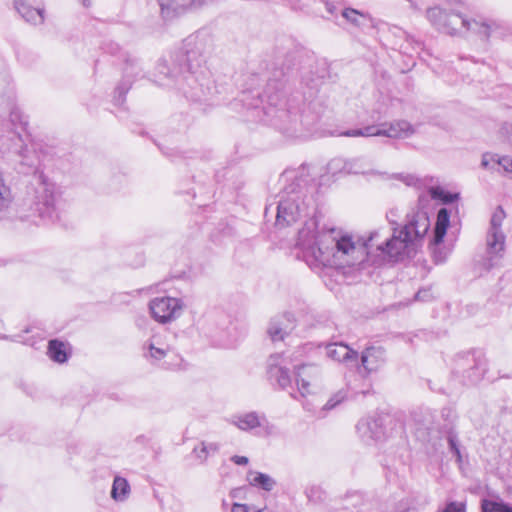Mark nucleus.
Returning a JSON list of instances; mask_svg holds the SVG:
<instances>
[{
  "label": "nucleus",
  "instance_id": "obj_1",
  "mask_svg": "<svg viewBox=\"0 0 512 512\" xmlns=\"http://www.w3.org/2000/svg\"><path fill=\"white\" fill-rule=\"evenodd\" d=\"M283 178L292 180L285 186L277 205L275 225L285 228L300 218L313 215L298 232L297 245L305 262L312 268L341 269L357 265L363 251L352 236L322 223L315 215V199L308 190L307 181L285 172Z\"/></svg>",
  "mask_w": 512,
  "mask_h": 512
},
{
  "label": "nucleus",
  "instance_id": "obj_2",
  "mask_svg": "<svg viewBox=\"0 0 512 512\" xmlns=\"http://www.w3.org/2000/svg\"><path fill=\"white\" fill-rule=\"evenodd\" d=\"M206 63L205 41L189 36L180 50L161 58L156 65L155 81L162 86L176 88L192 101L206 100L211 93L212 81L204 67Z\"/></svg>",
  "mask_w": 512,
  "mask_h": 512
},
{
  "label": "nucleus",
  "instance_id": "obj_3",
  "mask_svg": "<svg viewBox=\"0 0 512 512\" xmlns=\"http://www.w3.org/2000/svg\"><path fill=\"white\" fill-rule=\"evenodd\" d=\"M430 220L425 211L413 213L401 230L393 227V234L388 235L383 229L375 230L362 243H356L363 251L362 258L357 264H361L365 257H369L373 248L380 252L383 259L399 261L404 257H410L415 252L416 240L422 239L428 232Z\"/></svg>",
  "mask_w": 512,
  "mask_h": 512
},
{
  "label": "nucleus",
  "instance_id": "obj_4",
  "mask_svg": "<svg viewBox=\"0 0 512 512\" xmlns=\"http://www.w3.org/2000/svg\"><path fill=\"white\" fill-rule=\"evenodd\" d=\"M25 202L33 212L46 223L59 220L60 192L56 185L43 174L37 177L25 199Z\"/></svg>",
  "mask_w": 512,
  "mask_h": 512
},
{
  "label": "nucleus",
  "instance_id": "obj_5",
  "mask_svg": "<svg viewBox=\"0 0 512 512\" xmlns=\"http://www.w3.org/2000/svg\"><path fill=\"white\" fill-rule=\"evenodd\" d=\"M505 217L506 213L501 206L497 207L491 216L486 235V253L489 268L496 266L505 253L506 236L502 230Z\"/></svg>",
  "mask_w": 512,
  "mask_h": 512
},
{
  "label": "nucleus",
  "instance_id": "obj_6",
  "mask_svg": "<svg viewBox=\"0 0 512 512\" xmlns=\"http://www.w3.org/2000/svg\"><path fill=\"white\" fill-rule=\"evenodd\" d=\"M485 371L486 360L481 353H461L454 360L453 374L462 378L466 384H475L480 381Z\"/></svg>",
  "mask_w": 512,
  "mask_h": 512
},
{
  "label": "nucleus",
  "instance_id": "obj_7",
  "mask_svg": "<svg viewBox=\"0 0 512 512\" xmlns=\"http://www.w3.org/2000/svg\"><path fill=\"white\" fill-rule=\"evenodd\" d=\"M415 133L414 127L405 120L384 123L380 126L370 125L361 129H350L341 133L346 137L386 136L389 138H408Z\"/></svg>",
  "mask_w": 512,
  "mask_h": 512
},
{
  "label": "nucleus",
  "instance_id": "obj_8",
  "mask_svg": "<svg viewBox=\"0 0 512 512\" xmlns=\"http://www.w3.org/2000/svg\"><path fill=\"white\" fill-rule=\"evenodd\" d=\"M309 349V344L299 347L295 351V358L290 359V363L294 369V376L298 391L302 396L311 393V384L321 376L320 368L315 364L298 363Z\"/></svg>",
  "mask_w": 512,
  "mask_h": 512
},
{
  "label": "nucleus",
  "instance_id": "obj_9",
  "mask_svg": "<svg viewBox=\"0 0 512 512\" xmlns=\"http://www.w3.org/2000/svg\"><path fill=\"white\" fill-rule=\"evenodd\" d=\"M228 422L243 432H252L259 436H271L275 433V426L264 413L256 411L236 413L230 416Z\"/></svg>",
  "mask_w": 512,
  "mask_h": 512
},
{
  "label": "nucleus",
  "instance_id": "obj_10",
  "mask_svg": "<svg viewBox=\"0 0 512 512\" xmlns=\"http://www.w3.org/2000/svg\"><path fill=\"white\" fill-rule=\"evenodd\" d=\"M291 358H295V352L291 355H271L268 359V378L272 384L277 385L282 390H286L292 386V378L287 366L288 364L291 365Z\"/></svg>",
  "mask_w": 512,
  "mask_h": 512
},
{
  "label": "nucleus",
  "instance_id": "obj_11",
  "mask_svg": "<svg viewBox=\"0 0 512 512\" xmlns=\"http://www.w3.org/2000/svg\"><path fill=\"white\" fill-rule=\"evenodd\" d=\"M183 302L174 297H157L150 301L149 309L152 317L165 324L177 319L183 311Z\"/></svg>",
  "mask_w": 512,
  "mask_h": 512
},
{
  "label": "nucleus",
  "instance_id": "obj_12",
  "mask_svg": "<svg viewBox=\"0 0 512 512\" xmlns=\"http://www.w3.org/2000/svg\"><path fill=\"white\" fill-rule=\"evenodd\" d=\"M450 6L457 7L461 4L460 0H448ZM427 18L430 23L439 31L446 34L454 35L460 31V25L453 24L452 17L461 15L456 8L451 9L450 13L439 7L429 8L427 10Z\"/></svg>",
  "mask_w": 512,
  "mask_h": 512
},
{
  "label": "nucleus",
  "instance_id": "obj_13",
  "mask_svg": "<svg viewBox=\"0 0 512 512\" xmlns=\"http://www.w3.org/2000/svg\"><path fill=\"white\" fill-rule=\"evenodd\" d=\"M283 83L279 81H269L267 88L264 93L268 107H264V113L268 117H279L286 116V112L283 109L286 105L284 100V94L282 92Z\"/></svg>",
  "mask_w": 512,
  "mask_h": 512
},
{
  "label": "nucleus",
  "instance_id": "obj_14",
  "mask_svg": "<svg viewBox=\"0 0 512 512\" xmlns=\"http://www.w3.org/2000/svg\"><path fill=\"white\" fill-rule=\"evenodd\" d=\"M296 327V320L292 313L286 312L271 318L267 327V334L273 342L283 341Z\"/></svg>",
  "mask_w": 512,
  "mask_h": 512
},
{
  "label": "nucleus",
  "instance_id": "obj_15",
  "mask_svg": "<svg viewBox=\"0 0 512 512\" xmlns=\"http://www.w3.org/2000/svg\"><path fill=\"white\" fill-rule=\"evenodd\" d=\"M143 357L152 365H160L170 352L168 344L164 343L159 335H153L142 347Z\"/></svg>",
  "mask_w": 512,
  "mask_h": 512
},
{
  "label": "nucleus",
  "instance_id": "obj_16",
  "mask_svg": "<svg viewBox=\"0 0 512 512\" xmlns=\"http://www.w3.org/2000/svg\"><path fill=\"white\" fill-rule=\"evenodd\" d=\"M325 355L334 362L343 363L346 366L356 365L358 352L343 342L329 343L325 346Z\"/></svg>",
  "mask_w": 512,
  "mask_h": 512
},
{
  "label": "nucleus",
  "instance_id": "obj_17",
  "mask_svg": "<svg viewBox=\"0 0 512 512\" xmlns=\"http://www.w3.org/2000/svg\"><path fill=\"white\" fill-rule=\"evenodd\" d=\"M121 57L123 58L124 62L123 73L125 79H130L140 74V72L142 71V67L140 65L139 60L136 57L132 56L129 53H123L121 54ZM130 86V80H125L116 88V93H118V102L124 101V96L128 92Z\"/></svg>",
  "mask_w": 512,
  "mask_h": 512
},
{
  "label": "nucleus",
  "instance_id": "obj_18",
  "mask_svg": "<svg viewBox=\"0 0 512 512\" xmlns=\"http://www.w3.org/2000/svg\"><path fill=\"white\" fill-rule=\"evenodd\" d=\"M386 361V350L380 346L367 347L361 354V364L367 373L377 372Z\"/></svg>",
  "mask_w": 512,
  "mask_h": 512
},
{
  "label": "nucleus",
  "instance_id": "obj_19",
  "mask_svg": "<svg viewBox=\"0 0 512 512\" xmlns=\"http://www.w3.org/2000/svg\"><path fill=\"white\" fill-rule=\"evenodd\" d=\"M357 431L365 441L380 440L384 436L383 422L380 417H367L357 424Z\"/></svg>",
  "mask_w": 512,
  "mask_h": 512
},
{
  "label": "nucleus",
  "instance_id": "obj_20",
  "mask_svg": "<svg viewBox=\"0 0 512 512\" xmlns=\"http://www.w3.org/2000/svg\"><path fill=\"white\" fill-rule=\"evenodd\" d=\"M452 21L453 24L460 25V29L464 28L466 31L477 35L481 40H487L490 37L492 28L486 22L475 19L468 20L462 15L453 16Z\"/></svg>",
  "mask_w": 512,
  "mask_h": 512
},
{
  "label": "nucleus",
  "instance_id": "obj_21",
  "mask_svg": "<svg viewBox=\"0 0 512 512\" xmlns=\"http://www.w3.org/2000/svg\"><path fill=\"white\" fill-rule=\"evenodd\" d=\"M481 165L486 169H494L497 171L502 169L503 174L512 179V157L510 156H499L497 154L487 153L483 155Z\"/></svg>",
  "mask_w": 512,
  "mask_h": 512
},
{
  "label": "nucleus",
  "instance_id": "obj_22",
  "mask_svg": "<svg viewBox=\"0 0 512 512\" xmlns=\"http://www.w3.org/2000/svg\"><path fill=\"white\" fill-rule=\"evenodd\" d=\"M14 7L26 22L33 25L43 23L44 10L32 7L28 0H14Z\"/></svg>",
  "mask_w": 512,
  "mask_h": 512
},
{
  "label": "nucleus",
  "instance_id": "obj_23",
  "mask_svg": "<svg viewBox=\"0 0 512 512\" xmlns=\"http://www.w3.org/2000/svg\"><path fill=\"white\" fill-rule=\"evenodd\" d=\"M290 40H284L275 47V65L280 66L279 73L276 76H284L285 70L291 65Z\"/></svg>",
  "mask_w": 512,
  "mask_h": 512
},
{
  "label": "nucleus",
  "instance_id": "obj_24",
  "mask_svg": "<svg viewBox=\"0 0 512 512\" xmlns=\"http://www.w3.org/2000/svg\"><path fill=\"white\" fill-rule=\"evenodd\" d=\"M13 200L11 187L6 183L3 173L0 171V219L10 213Z\"/></svg>",
  "mask_w": 512,
  "mask_h": 512
},
{
  "label": "nucleus",
  "instance_id": "obj_25",
  "mask_svg": "<svg viewBox=\"0 0 512 512\" xmlns=\"http://www.w3.org/2000/svg\"><path fill=\"white\" fill-rule=\"evenodd\" d=\"M450 223V213L446 208H441L437 213L436 224L434 228L433 244L439 245L442 243L447 228Z\"/></svg>",
  "mask_w": 512,
  "mask_h": 512
},
{
  "label": "nucleus",
  "instance_id": "obj_26",
  "mask_svg": "<svg viewBox=\"0 0 512 512\" xmlns=\"http://www.w3.org/2000/svg\"><path fill=\"white\" fill-rule=\"evenodd\" d=\"M346 174L380 175L381 173L371 169L369 162L359 157L346 159Z\"/></svg>",
  "mask_w": 512,
  "mask_h": 512
},
{
  "label": "nucleus",
  "instance_id": "obj_27",
  "mask_svg": "<svg viewBox=\"0 0 512 512\" xmlns=\"http://www.w3.org/2000/svg\"><path fill=\"white\" fill-rule=\"evenodd\" d=\"M162 13L165 17L170 16V12L179 14L193 5L194 0H158Z\"/></svg>",
  "mask_w": 512,
  "mask_h": 512
},
{
  "label": "nucleus",
  "instance_id": "obj_28",
  "mask_svg": "<svg viewBox=\"0 0 512 512\" xmlns=\"http://www.w3.org/2000/svg\"><path fill=\"white\" fill-rule=\"evenodd\" d=\"M248 481L252 486L259 487L267 492L273 490L276 481L268 474L250 471L248 473Z\"/></svg>",
  "mask_w": 512,
  "mask_h": 512
},
{
  "label": "nucleus",
  "instance_id": "obj_29",
  "mask_svg": "<svg viewBox=\"0 0 512 512\" xmlns=\"http://www.w3.org/2000/svg\"><path fill=\"white\" fill-rule=\"evenodd\" d=\"M130 494V485L128 481L120 476H116L114 478L112 489H111V497L117 502L125 501Z\"/></svg>",
  "mask_w": 512,
  "mask_h": 512
},
{
  "label": "nucleus",
  "instance_id": "obj_30",
  "mask_svg": "<svg viewBox=\"0 0 512 512\" xmlns=\"http://www.w3.org/2000/svg\"><path fill=\"white\" fill-rule=\"evenodd\" d=\"M219 451V444L216 442L202 441L198 446H195L192 453L195 458L204 463L209 455L215 454Z\"/></svg>",
  "mask_w": 512,
  "mask_h": 512
},
{
  "label": "nucleus",
  "instance_id": "obj_31",
  "mask_svg": "<svg viewBox=\"0 0 512 512\" xmlns=\"http://www.w3.org/2000/svg\"><path fill=\"white\" fill-rule=\"evenodd\" d=\"M47 353L53 361L58 363H64L68 359L65 344L57 339L49 341Z\"/></svg>",
  "mask_w": 512,
  "mask_h": 512
},
{
  "label": "nucleus",
  "instance_id": "obj_32",
  "mask_svg": "<svg viewBox=\"0 0 512 512\" xmlns=\"http://www.w3.org/2000/svg\"><path fill=\"white\" fill-rule=\"evenodd\" d=\"M312 5L314 7V12L317 15H320L322 18L329 19L321 14V8L323 7L326 12L331 16H337L339 12V6L336 2L330 0H311Z\"/></svg>",
  "mask_w": 512,
  "mask_h": 512
},
{
  "label": "nucleus",
  "instance_id": "obj_33",
  "mask_svg": "<svg viewBox=\"0 0 512 512\" xmlns=\"http://www.w3.org/2000/svg\"><path fill=\"white\" fill-rule=\"evenodd\" d=\"M342 17L355 27H361L364 23L362 19H365L368 17L367 14L360 12L353 8H345L341 11Z\"/></svg>",
  "mask_w": 512,
  "mask_h": 512
},
{
  "label": "nucleus",
  "instance_id": "obj_34",
  "mask_svg": "<svg viewBox=\"0 0 512 512\" xmlns=\"http://www.w3.org/2000/svg\"><path fill=\"white\" fill-rule=\"evenodd\" d=\"M429 194L432 199L440 200L444 204L452 203L458 198V194H452L450 192H447L441 187L430 188Z\"/></svg>",
  "mask_w": 512,
  "mask_h": 512
},
{
  "label": "nucleus",
  "instance_id": "obj_35",
  "mask_svg": "<svg viewBox=\"0 0 512 512\" xmlns=\"http://www.w3.org/2000/svg\"><path fill=\"white\" fill-rule=\"evenodd\" d=\"M481 512H512V507L491 500L484 499L481 502Z\"/></svg>",
  "mask_w": 512,
  "mask_h": 512
},
{
  "label": "nucleus",
  "instance_id": "obj_36",
  "mask_svg": "<svg viewBox=\"0 0 512 512\" xmlns=\"http://www.w3.org/2000/svg\"><path fill=\"white\" fill-rule=\"evenodd\" d=\"M327 172L333 176L338 174H346V159L335 157L327 164Z\"/></svg>",
  "mask_w": 512,
  "mask_h": 512
},
{
  "label": "nucleus",
  "instance_id": "obj_37",
  "mask_svg": "<svg viewBox=\"0 0 512 512\" xmlns=\"http://www.w3.org/2000/svg\"><path fill=\"white\" fill-rule=\"evenodd\" d=\"M441 417L444 419L445 423L439 429L444 432L453 431L452 427L456 419L454 410L451 408H443L441 411Z\"/></svg>",
  "mask_w": 512,
  "mask_h": 512
},
{
  "label": "nucleus",
  "instance_id": "obj_38",
  "mask_svg": "<svg viewBox=\"0 0 512 512\" xmlns=\"http://www.w3.org/2000/svg\"><path fill=\"white\" fill-rule=\"evenodd\" d=\"M347 397V393L345 390H339L334 395H332L329 400L325 403L323 406L324 410H332L334 409L338 404H340L344 399Z\"/></svg>",
  "mask_w": 512,
  "mask_h": 512
},
{
  "label": "nucleus",
  "instance_id": "obj_39",
  "mask_svg": "<svg viewBox=\"0 0 512 512\" xmlns=\"http://www.w3.org/2000/svg\"><path fill=\"white\" fill-rule=\"evenodd\" d=\"M448 434L447 441L451 452L456 456L457 461L461 462L462 456L459 449L457 435L453 431L446 432Z\"/></svg>",
  "mask_w": 512,
  "mask_h": 512
},
{
  "label": "nucleus",
  "instance_id": "obj_40",
  "mask_svg": "<svg viewBox=\"0 0 512 512\" xmlns=\"http://www.w3.org/2000/svg\"><path fill=\"white\" fill-rule=\"evenodd\" d=\"M264 508H258L254 505L234 503L231 512H264Z\"/></svg>",
  "mask_w": 512,
  "mask_h": 512
},
{
  "label": "nucleus",
  "instance_id": "obj_41",
  "mask_svg": "<svg viewBox=\"0 0 512 512\" xmlns=\"http://www.w3.org/2000/svg\"><path fill=\"white\" fill-rule=\"evenodd\" d=\"M501 132L505 134L508 141L512 143V123H505L501 128Z\"/></svg>",
  "mask_w": 512,
  "mask_h": 512
},
{
  "label": "nucleus",
  "instance_id": "obj_42",
  "mask_svg": "<svg viewBox=\"0 0 512 512\" xmlns=\"http://www.w3.org/2000/svg\"><path fill=\"white\" fill-rule=\"evenodd\" d=\"M430 296H431L430 290L429 289H423V290H419L416 293L415 298H416V300L426 301V300L429 299Z\"/></svg>",
  "mask_w": 512,
  "mask_h": 512
},
{
  "label": "nucleus",
  "instance_id": "obj_43",
  "mask_svg": "<svg viewBox=\"0 0 512 512\" xmlns=\"http://www.w3.org/2000/svg\"><path fill=\"white\" fill-rule=\"evenodd\" d=\"M443 512H464V508L456 503H450Z\"/></svg>",
  "mask_w": 512,
  "mask_h": 512
},
{
  "label": "nucleus",
  "instance_id": "obj_44",
  "mask_svg": "<svg viewBox=\"0 0 512 512\" xmlns=\"http://www.w3.org/2000/svg\"><path fill=\"white\" fill-rule=\"evenodd\" d=\"M231 460L237 464V465H246L248 464L249 460L246 456H238V455H234Z\"/></svg>",
  "mask_w": 512,
  "mask_h": 512
},
{
  "label": "nucleus",
  "instance_id": "obj_45",
  "mask_svg": "<svg viewBox=\"0 0 512 512\" xmlns=\"http://www.w3.org/2000/svg\"><path fill=\"white\" fill-rule=\"evenodd\" d=\"M399 179H400L401 181H403V182H404L406 185H408V186H410V185H414V184H415V182H416V178H415L413 175H405V176L401 175V176L399 177Z\"/></svg>",
  "mask_w": 512,
  "mask_h": 512
},
{
  "label": "nucleus",
  "instance_id": "obj_46",
  "mask_svg": "<svg viewBox=\"0 0 512 512\" xmlns=\"http://www.w3.org/2000/svg\"><path fill=\"white\" fill-rule=\"evenodd\" d=\"M349 498L355 499V502L353 503L354 506L362 499L361 495L358 493L351 494Z\"/></svg>",
  "mask_w": 512,
  "mask_h": 512
},
{
  "label": "nucleus",
  "instance_id": "obj_47",
  "mask_svg": "<svg viewBox=\"0 0 512 512\" xmlns=\"http://www.w3.org/2000/svg\"><path fill=\"white\" fill-rule=\"evenodd\" d=\"M395 216H396L395 211H394V210H391V211L387 214V219H388L391 223L395 224V221L392 219V217H395Z\"/></svg>",
  "mask_w": 512,
  "mask_h": 512
},
{
  "label": "nucleus",
  "instance_id": "obj_48",
  "mask_svg": "<svg viewBox=\"0 0 512 512\" xmlns=\"http://www.w3.org/2000/svg\"><path fill=\"white\" fill-rule=\"evenodd\" d=\"M434 257L436 262H443L445 260V256H441V253L435 252Z\"/></svg>",
  "mask_w": 512,
  "mask_h": 512
},
{
  "label": "nucleus",
  "instance_id": "obj_49",
  "mask_svg": "<svg viewBox=\"0 0 512 512\" xmlns=\"http://www.w3.org/2000/svg\"><path fill=\"white\" fill-rule=\"evenodd\" d=\"M398 512H418V511L414 507H406V508H403V509H399Z\"/></svg>",
  "mask_w": 512,
  "mask_h": 512
},
{
  "label": "nucleus",
  "instance_id": "obj_50",
  "mask_svg": "<svg viewBox=\"0 0 512 512\" xmlns=\"http://www.w3.org/2000/svg\"><path fill=\"white\" fill-rule=\"evenodd\" d=\"M317 489L316 488H311L309 490L306 491V494H307V497L311 500L312 499V494L314 493V491H316Z\"/></svg>",
  "mask_w": 512,
  "mask_h": 512
},
{
  "label": "nucleus",
  "instance_id": "obj_51",
  "mask_svg": "<svg viewBox=\"0 0 512 512\" xmlns=\"http://www.w3.org/2000/svg\"><path fill=\"white\" fill-rule=\"evenodd\" d=\"M84 7H89L91 5V0H80Z\"/></svg>",
  "mask_w": 512,
  "mask_h": 512
},
{
  "label": "nucleus",
  "instance_id": "obj_52",
  "mask_svg": "<svg viewBox=\"0 0 512 512\" xmlns=\"http://www.w3.org/2000/svg\"><path fill=\"white\" fill-rule=\"evenodd\" d=\"M8 338V336L0 334V340H7Z\"/></svg>",
  "mask_w": 512,
  "mask_h": 512
},
{
  "label": "nucleus",
  "instance_id": "obj_53",
  "mask_svg": "<svg viewBox=\"0 0 512 512\" xmlns=\"http://www.w3.org/2000/svg\"><path fill=\"white\" fill-rule=\"evenodd\" d=\"M165 364H166V363L164 362V363H162V364H161V366H163V367H165V368H169V366H168V365H165Z\"/></svg>",
  "mask_w": 512,
  "mask_h": 512
},
{
  "label": "nucleus",
  "instance_id": "obj_54",
  "mask_svg": "<svg viewBox=\"0 0 512 512\" xmlns=\"http://www.w3.org/2000/svg\"><path fill=\"white\" fill-rule=\"evenodd\" d=\"M357 512H365V511H364V510H359V511H357Z\"/></svg>",
  "mask_w": 512,
  "mask_h": 512
}]
</instances>
